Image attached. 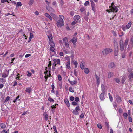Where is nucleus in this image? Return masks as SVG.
<instances>
[{
    "mask_svg": "<svg viewBox=\"0 0 133 133\" xmlns=\"http://www.w3.org/2000/svg\"><path fill=\"white\" fill-rule=\"evenodd\" d=\"M131 22H129L126 26L127 29H129L131 27Z\"/></svg>",
    "mask_w": 133,
    "mask_h": 133,
    "instance_id": "17",
    "label": "nucleus"
},
{
    "mask_svg": "<svg viewBox=\"0 0 133 133\" xmlns=\"http://www.w3.org/2000/svg\"><path fill=\"white\" fill-rule=\"evenodd\" d=\"M43 115L45 118V119L46 121L47 120L48 118V115L47 114L46 112H44Z\"/></svg>",
    "mask_w": 133,
    "mask_h": 133,
    "instance_id": "20",
    "label": "nucleus"
},
{
    "mask_svg": "<svg viewBox=\"0 0 133 133\" xmlns=\"http://www.w3.org/2000/svg\"><path fill=\"white\" fill-rule=\"evenodd\" d=\"M46 8L47 10L49 11H54V9H53L49 6H46Z\"/></svg>",
    "mask_w": 133,
    "mask_h": 133,
    "instance_id": "18",
    "label": "nucleus"
},
{
    "mask_svg": "<svg viewBox=\"0 0 133 133\" xmlns=\"http://www.w3.org/2000/svg\"><path fill=\"white\" fill-rule=\"evenodd\" d=\"M128 102L130 103L131 104L133 105V102L131 100H129L128 101Z\"/></svg>",
    "mask_w": 133,
    "mask_h": 133,
    "instance_id": "60",
    "label": "nucleus"
},
{
    "mask_svg": "<svg viewBox=\"0 0 133 133\" xmlns=\"http://www.w3.org/2000/svg\"><path fill=\"white\" fill-rule=\"evenodd\" d=\"M0 126L1 128L2 129L5 128L6 127L5 125L3 123H1V124Z\"/></svg>",
    "mask_w": 133,
    "mask_h": 133,
    "instance_id": "24",
    "label": "nucleus"
},
{
    "mask_svg": "<svg viewBox=\"0 0 133 133\" xmlns=\"http://www.w3.org/2000/svg\"><path fill=\"white\" fill-rule=\"evenodd\" d=\"M72 39L73 42V44L74 45L77 41V38L76 37H74Z\"/></svg>",
    "mask_w": 133,
    "mask_h": 133,
    "instance_id": "25",
    "label": "nucleus"
},
{
    "mask_svg": "<svg viewBox=\"0 0 133 133\" xmlns=\"http://www.w3.org/2000/svg\"><path fill=\"white\" fill-rule=\"evenodd\" d=\"M113 50L110 48H107L102 51V53L104 55H106L112 52Z\"/></svg>",
    "mask_w": 133,
    "mask_h": 133,
    "instance_id": "4",
    "label": "nucleus"
},
{
    "mask_svg": "<svg viewBox=\"0 0 133 133\" xmlns=\"http://www.w3.org/2000/svg\"><path fill=\"white\" fill-rule=\"evenodd\" d=\"M74 74L75 76H76L77 75V73L75 69L74 70Z\"/></svg>",
    "mask_w": 133,
    "mask_h": 133,
    "instance_id": "62",
    "label": "nucleus"
},
{
    "mask_svg": "<svg viewBox=\"0 0 133 133\" xmlns=\"http://www.w3.org/2000/svg\"><path fill=\"white\" fill-rule=\"evenodd\" d=\"M77 23V21H74L72 22L71 24L72 25H74L76 24Z\"/></svg>",
    "mask_w": 133,
    "mask_h": 133,
    "instance_id": "52",
    "label": "nucleus"
},
{
    "mask_svg": "<svg viewBox=\"0 0 133 133\" xmlns=\"http://www.w3.org/2000/svg\"><path fill=\"white\" fill-rule=\"evenodd\" d=\"M8 76V74H6L5 73H3L2 77L4 78H6Z\"/></svg>",
    "mask_w": 133,
    "mask_h": 133,
    "instance_id": "30",
    "label": "nucleus"
},
{
    "mask_svg": "<svg viewBox=\"0 0 133 133\" xmlns=\"http://www.w3.org/2000/svg\"><path fill=\"white\" fill-rule=\"evenodd\" d=\"M9 2L7 0H1V2L2 3H3L4 2Z\"/></svg>",
    "mask_w": 133,
    "mask_h": 133,
    "instance_id": "57",
    "label": "nucleus"
},
{
    "mask_svg": "<svg viewBox=\"0 0 133 133\" xmlns=\"http://www.w3.org/2000/svg\"><path fill=\"white\" fill-rule=\"evenodd\" d=\"M30 37H29V39L28 41V42H29L31 40V39L32 38V36H33L32 34V33H30Z\"/></svg>",
    "mask_w": 133,
    "mask_h": 133,
    "instance_id": "41",
    "label": "nucleus"
},
{
    "mask_svg": "<svg viewBox=\"0 0 133 133\" xmlns=\"http://www.w3.org/2000/svg\"><path fill=\"white\" fill-rule=\"evenodd\" d=\"M59 19L58 20L56 23V25L58 27H60L64 25L63 19H64V17L62 15H61L59 16Z\"/></svg>",
    "mask_w": 133,
    "mask_h": 133,
    "instance_id": "1",
    "label": "nucleus"
},
{
    "mask_svg": "<svg viewBox=\"0 0 133 133\" xmlns=\"http://www.w3.org/2000/svg\"><path fill=\"white\" fill-rule=\"evenodd\" d=\"M91 6L92 7H95V5L94 3V2H91Z\"/></svg>",
    "mask_w": 133,
    "mask_h": 133,
    "instance_id": "56",
    "label": "nucleus"
},
{
    "mask_svg": "<svg viewBox=\"0 0 133 133\" xmlns=\"http://www.w3.org/2000/svg\"><path fill=\"white\" fill-rule=\"evenodd\" d=\"M9 131V130H8V131H6L5 130H3L2 131V133H8Z\"/></svg>",
    "mask_w": 133,
    "mask_h": 133,
    "instance_id": "51",
    "label": "nucleus"
},
{
    "mask_svg": "<svg viewBox=\"0 0 133 133\" xmlns=\"http://www.w3.org/2000/svg\"><path fill=\"white\" fill-rule=\"evenodd\" d=\"M53 129L55 131L56 133H57V130L56 129V127L55 126H53Z\"/></svg>",
    "mask_w": 133,
    "mask_h": 133,
    "instance_id": "43",
    "label": "nucleus"
},
{
    "mask_svg": "<svg viewBox=\"0 0 133 133\" xmlns=\"http://www.w3.org/2000/svg\"><path fill=\"white\" fill-rule=\"evenodd\" d=\"M80 11L81 12H83L85 10V9L84 8H81L80 9Z\"/></svg>",
    "mask_w": 133,
    "mask_h": 133,
    "instance_id": "53",
    "label": "nucleus"
},
{
    "mask_svg": "<svg viewBox=\"0 0 133 133\" xmlns=\"http://www.w3.org/2000/svg\"><path fill=\"white\" fill-rule=\"evenodd\" d=\"M115 67V64L113 62L110 63L108 65V67L110 68H114Z\"/></svg>",
    "mask_w": 133,
    "mask_h": 133,
    "instance_id": "9",
    "label": "nucleus"
},
{
    "mask_svg": "<svg viewBox=\"0 0 133 133\" xmlns=\"http://www.w3.org/2000/svg\"><path fill=\"white\" fill-rule=\"evenodd\" d=\"M68 81L70 84L72 85H75L77 83V81H76L74 80L73 81H71L69 79Z\"/></svg>",
    "mask_w": 133,
    "mask_h": 133,
    "instance_id": "14",
    "label": "nucleus"
},
{
    "mask_svg": "<svg viewBox=\"0 0 133 133\" xmlns=\"http://www.w3.org/2000/svg\"><path fill=\"white\" fill-rule=\"evenodd\" d=\"M33 3V0H30L29 2V4L30 5H32Z\"/></svg>",
    "mask_w": 133,
    "mask_h": 133,
    "instance_id": "37",
    "label": "nucleus"
},
{
    "mask_svg": "<svg viewBox=\"0 0 133 133\" xmlns=\"http://www.w3.org/2000/svg\"><path fill=\"white\" fill-rule=\"evenodd\" d=\"M128 116V114L126 113H123V116L125 119H126L127 118Z\"/></svg>",
    "mask_w": 133,
    "mask_h": 133,
    "instance_id": "39",
    "label": "nucleus"
},
{
    "mask_svg": "<svg viewBox=\"0 0 133 133\" xmlns=\"http://www.w3.org/2000/svg\"><path fill=\"white\" fill-rule=\"evenodd\" d=\"M109 8H110L109 10H106V11L109 13H110L111 11L117 12L118 11V9L114 5V3H111V6H110Z\"/></svg>",
    "mask_w": 133,
    "mask_h": 133,
    "instance_id": "2",
    "label": "nucleus"
},
{
    "mask_svg": "<svg viewBox=\"0 0 133 133\" xmlns=\"http://www.w3.org/2000/svg\"><path fill=\"white\" fill-rule=\"evenodd\" d=\"M89 2L88 1H86L84 3L85 6H87L89 4Z\"/></svg>",
    "mask_w": 133,
    "mask_h": 133,
    "instance_id": "47",
    "label": "nucleus"
},
{
    "mask_svg": "<svg viewBox=\"0 0 133 133\" xmlns=\"http://www.w3.org/2000/svg\"><path fill=\"white\" fill-rule=\"evenodd\" d=\"M47 36L49 39V41L52 40L53 37L50 31H47Z\"/></svg>",
    "mask_w": 133,
    "mask_h": 133,
    "instance_id": "7",
    "label": "nucleus"
},
{
    "mask_svg": "<svg viewBox=\"0 0 133 133\" xmlns=\"http://www.w3.org/2000/svg\"><path fill=\"white\" fill-rule=\"evenodd\" d=\"M48 100L50 102H53L54 100L50 97H49L48 98Z\"/></svg>",
    "mask_w": 133,
    "mask_h": 133,
    "instance_id": "54",
    "label": "nucleus"
},
{
    "mask_svg": "<svg viewBox=\"0 0 133 133\" xmlns=\"http://www.w3.org/2000/svg\"><path fill=\"white\" fill-rule=\"evenodd\" d=\"M64 102L66 104L67 107H69L70 106V104L68 100L67 99L65 100Z\"/></svg>",
    "mask_w": 133,
    "mask_h": 133,
    "instance_id": "22",
    "label": "nucleus"
},
{
    "mask_svg": "<svg viewBox=\"0 0 133 133\" xmlns=\"http://www.w3.org/2000/svg\"><path fill=\"white\" fill-rule=\"evenodd\" d=\"M84 71L86 74H88L89 72V69L87 68H85L84 69Z\"/></svg>",
    "mask_w": 133,
    "mask_h": 133,
    "instance_id": "27",
    "label": "nucleus"
},
{
    "mask_svg": "<svg viewBox=\"0 0 133 133\" xmlns=\"http://www.w3.org/2000/svg\"><path fill=\"white\" fill-rule=\"evenodd\" d=\"M114 80L117 83H119L120 81L119 79L117 78H115Z\"/></svg>",
    "mask_w": 133,
    "mask_h": 133,
    "instance_id": "35",
    "label": "nucleus"
},
{
    "mask_svg": "<svg viewBox=\"0 0 133 133\" xmlns=\"http://www.w3.org/2000/svg\"><path fill=\"white\" fill-rule=\"evenodd\" d=\"M19 98V95H18L17 97L15 99L14 101H13V102H15L17 101V100Z\"/></svg>",
    "mask_w": 133,
    "mask_h": 133,
    "instance_id": "46",
    "label": "nucleus"
},
{
    "mask_svg": "<svg viewBox=\"0 0 133 133\" xmlns=\"http://www.w3.org/2000/svg\"><path fill=\"white\" fill-rule=\"evenodd\" d=\"M101 88L102 91L104 92L105 91V87L104 85L102 84L101 85Z\"/></svg>",
    "mask_w": 133,
    "mask_h": 133,
    "instance_id": "26",
    "label": "nucleus"
},
{
    "mask_svg": "<svg viewBox=\"0 0 133 133\" xmlns=\"http://www.w3.org/2000/svg\"><path fill=\"white\" fill-rule=\"evenodd\" d=\"M53 63L52 64V67L55 68L56 64L60 65V60L59 59H55L53 60Z\"/></svg>",
    "mask_w": 133,
    "mask_h": 133,
    "instance_id": "5",
    "label": "nucleus"
},
{
    "mask_svg": "<svg viewBox=\"0 0 133 133\" xmlns=\"http://www.w3.org/2000/svg\"><path fill=\"white\" fill-rule=\"evenodd\" d=\"M31 90V88H27L25 90L28 93H30Z\"/></svg>",
    "mask_w": 133,
    "mask_h": 133,
    "instance_id": "23",
    "label": "nucleus"
},
{
    "mask_svg": "<svg viewBox=\"0 0 133 133\" xmlns=\"http://www.w3.org/2000/svg\"><path fill=\"white\" fill-rule=\"evenodd\" d=\"M109 98L110 101L112 102L113 100V98L111 96H109Z\"/></svg>",
    "mask_w": 133,
    "mask_h": 133,
    "instance_id": "64",
    "label": "nucleus"
},
{
    "mask_svg": "<svg viewBox=\"0 0 133 133\" xmlns=\"http://www.w3.org/2000/svg\"><path fill=\"white\" fill-rule=\"evenodd\" d=\"M45 16L51 21L52 19V18L51 16L48 13H46L45 14Z\"/></svg>",
    "mask_w": 133,
    "mask_h": 133,
    "instance_id": "13",
    "label": "nucleus"
},
{
    "mask_svg": "<svg viewBox=\"0 0 133 133\" xmlns=\"http://www.w3.org/2000/svg\"><path fill=\"white\" fill-rule=\"evenodd\" d=\"M69 90L70 91L72 92H74V90L71 87H69Z\"/></svg>",
    "mask_w": 133,
    "mask_h": 133,
    "instance_id": "38",
    "label": "nucleus"
},
{
    "mask_svg": "<svg viewBox=\"0 0 133 133\" xmlns=\"http://www.w3.org/2000/svg\"><path fill=\"white\" fill-rule=\"evenodd\" d=\"M49 44L51 47H54L55 45L54 43L53 40L49 41Z\"/></svg>",
    "mask_w": 133,
    "mask_h": 133,
    "instance_id": "19",
    "label": "nucleus"
},
{
    "mask_svg": "<svg viewBox=\"0 0 133 133\" xmlns=\"http://www.w3.org/2000/svg\"><path fill=\"white\" fill-rule=\"evenodd\" d=\"M99 97L100 99L102 101L105 98L104 97L103 93H102L100 94Z\"/></svg>",
    "mask_w": 133,
    "mask_h": 133,
    "instance_id": "12",
    "label": "nucleus"
},
{
    "mask_svg": "<svg viewBox=\"0 0 133 133\" xmlns=\"http://www.w3.org/2000/svg\"><path fill=\"white\" fill-rule=\"evenodd\" d=\"M128 77H129L131 78H133V73H130V74L129 75Z\"/></svg>",
    "mask_w": 133,
    "mask_h": 133,
    "instance_id": "42",
    "label": "nucleus"
},
{
    "mask_svg": "<svg viewBox=\"0 0 133 133\" xmlns=\"http://www.w3.org/2000/svg\"><path fill=\"white\" fill-rule=\"evenodd\" d=\"M113 76V73L112 72H109L108 73V77L109 78L112 77Z\"/></svg>",
    "mask_w": 133,
    "mask_h": 133,
    "instance_id": "15",
    "label": "nucleus"
},
{
    "mask_svg": "<svg viewBox=\"0 0 133 133\" xmlns=\"http://www.w3.org/2000/svg\"><path fill=\"white\" fill-rule=\"evenodd\" d=\"M64 45L67 48H68L69 46V44L68 43V42L65 43Z\"/></svg>",
    "mask_w": 133,
    "mask_h": 133,
    "instance_id": "40",
    "label": "nucleus"
},
{
    "mask_svg": "<svg viewBox=\"0 0 133 133\" xmlns=\"http://www.w3.org/2000/svg\"><path fill=\"white\" fill-rule=\"evenodd\" d=\"M97 127L98 128L100 129H101L102 128V126L100 124H98L97 125Z\"/></svg>",
    "mask_w": 133,
    "mask_h": 133,
    "instance_id": "48",
    "label": "nucleus"
},
{
    "mask_svg": "<svg viewBox=\"0 0 133 133\" xmlns=\"http://www.w3.org/2000/svg\"><path fill=\"white\" fill-rule=\"evenodd\" d=\"M80 16L79 15H76L74 17V19L75 21H77L80 18Z\"/></svg>",
    "mask_w": 133,
    "mask_h": 133,
    "instance_id": "16",
    "label": "nucleus"
},
{
    "mask_svg": "<svg viewBox=\"0 0 133 133\" xmlns=\"http://www.w3.org/2000/svg\"><path fill=\"white\" fill-rule=\"evenodd\" d=\"M63 42L64 43H65V42H68V38L66 37L64 38L63 39Z\"/></svg>",
    "mask_w": 133,
    "mask_h": 133,
    "instance_id": "31",
    "label": "nucleus"
},
{
    "mask_svg": "<svg viewBox=\"0 0 133 133\" xmlns=\"http://www.w3.org/2000/svg\"><path fill=\"white\" fill-rule=\"evenodd\" d=\"M75 100L76 102L79 101V97H77L75 98Z\"/></svg>",
    "mask_w": 133,
    "mask_h": 133,
    "instance_id": "49",
    "label": "nucleus"
},
{
    "mask_svg": "<svg viewBox=\"0 0 133 133\" xmlns=\"http://www.w3.org/2000/svg\"><path fill=\"white\" fill-rule=\"evenodd\" d=\"M22 5V4L20 2H18L16 4V7L21 6Z\"/></svg>",
    "mask_w": 133,
    "mask_h": 133,
    "instance_id": "32",
    "label": "nucleus"
},
{
    "mask_svg": "<svg viewBox=\"0 0 133 133\" xmlns=\"http://www.w3.org/2000/svg\"><path fill=\"white\" fill-rule=\"evenodd\" d=\"M72 104L73 105H76L77 104V103L75 101H74L72 103Z\"/></svg>",
    "mask_w": 133,
    "mask_h": 133,
    "instance_id": "58",
    "label": "nucleus"
},
{
    "mask_svg": "<svg viewBox=\"0 0 133 133\" xmlns=\"http://www.w3.org/2000/svg\"><path fill=\"white\" fill-rule=\"evenodd\" d=\"M116 99L117 102H121V100L120 97L118 96H117L116 97Z\"/></svg>",
    "mask_w": 133,
    "mask_h": 133,
    "instance_id": "21",
    "label": "nucleus"
},
{
    "mask_svg": "<svg viewBox=\"0 0 133 133\" xmlns=\"http://www.w3.org/2000/svg\"><path fill=\"white\" fill-rule=\"evenodd\" d=\"M114 43L115 55V56H117L118 54V45L117 42L116 41H114Z\"/></svg>",
    "mask_w": 133,
    "mask_h": 133,
    "instance_id": "3",
    "label": "nucleus"
},
{
    "mask_svg": "<svg viewBox=\"0 0 133 133\" xmlns=\"http://www.w3.org/2000/svg\"><path fill=\"white\" fill-rule=\"evenodd\" d=\"M54 47H51L50 49V51L52 52H54L55 51V49L54 48Z\"/></svg>",
    "mask_w": 133,
    "mask_h": 133,
    "instance_id": "34",
    "label": "nucleus"
},
{
    "mask_svg": "<svg viewBox=\"0 0 133 133\" xmlns=\"http://www.w3.org/2000/svg\"><path fill=\"white\" fill-rule=\"evenodd\" d=\"M128 41L129 39L127 38L126 39L125 41L124 45H125V46H126L127 45H128Z\"/></svg>",
    "mask_w": 133,
    "mask_h": 133,
    "instance_id": "29",
    "label": "nucleus"
},
{
    "mask_svg": "<svg viewBox=\"0 0 133 133\" xmlns=\"http://www.w3.org/2000/svg\"><path fill=\"white\" fill-rule=\"evenodd\" d=\"M66 68L69 69L70 68V59L69 58L68 62L66 63Z\"/></svg>",
    "mask_w": 133,
    "mask_h": 133,
    "instance_id": "11",
    "label": "nucleus"
},
{
    "mask_svg": "<svg viewBox=\"0 0 133 133\" xmlns=\"http://www.w3.org/2000/svg\"><path fill=\"white\" fill-rule=\"evenodd\" d=\"M80 66L82 69H83L84 68V65L82 63V62H81L80 64Z\"/></svg>",
    "mask_w": 133,
    "mask_h": 133,
    "instance_id": "36",
    "label": "nucleus"
},
{
    "mask_svg": "<svg viewBox=\"0 0 133 133\" xmlns=\"http://www.w3.org/2000/svg\"><path fill=\"white\" fill-rule=\"evenodd\" d=\"M128 119L129 122H131L132 121V119L131 117L130 116H129L128 117Z\"/></svg>",
    "mask_w": 133,
    "mask_h": 133,
    "instance_id": "45",
    "label": "nucleus"
},
{
    "mask_svg": "<svg viewBox=\"0 0 133 133\" xmlns=\"http://www.w3.org/2000/svg\"><path fill=\"white\" fill-rule=\"evenodd\" d=\"M31 55L30 54H27L25 55V58H27V57H29V56H30Z\"/></svg>",
    "mask_w": 133,
    "mask_h": 133,
    "instance_id": "61",
    "label": "nucleus"
},
{
    "mask_svg": "<svg viewBox=\"0 0 133 133\" xmlns=\"http://www.w3.org/2000/svg\"><path fill=\"white\" fill-rule=\"evenodd\" d=\"M95 76L96 79L97 85V86H98L100 83L99 78L97 76L96 74H95Z\"/></svg>",
    "mask_w": 133,
    "mask_h": 133,
    "instance_id": "10",
    "label": "nucleus"
},
{
    "mask_svg": "<svg viewBox=\"0 0 133 133\" xmlns=\"http://www.w3.org/2000/svg\"><path fill=\"white\" fill-rule=\"evenodd\" d=\"M126 46H125V45H120V49L121 51L122 52L123 51H125V49Z\"/></svg>",
    "mask_w": 133,
    "mask_h": 133,
    "instance_id": "8",
    "label": "nucleus"
},
{
    "mask_svg": "<svg viewBox=\"0 0 133 133\" xmlns=\"http://www.w3.org/2000/svg\"><path fill=\"white\" fill-rule=\"evenodd\" d=\"M125 54L124 53H123L122 54V58H124L125 57Z\"/></svg>",
    "mask_w": 133,
    "mask_h": 133,
    "instance_id": "55",
    "label": "nucleus"
},
{
    "mask_svg": "<svg viewBox=\"0 0 133 133\" xmlns=\"http://www.w3.org/2000/svg\"><path fill=\"white\" fill-rule=\"evenodd\" d=\"M58 79L59 81H61L62 80V77L59 74L58 75Z\"/></svg>",
    "mask_w": 133,
    "mask_h": 133,
    "instance_id": "50",
    "label": "nucleus"
},
{
    "mask_svg": "<svg viewBox=\"0 0 133 133\" xmlns=\"http://www.w3.org/2000/svg\"><path fill=\"white\" fill-rule=\"evenodd\" d=\"M74 97L73 96H71L70 97V99L71 101H73L74 100Z\"/></svg>",
    "mask_w": 133,
    "mask_h": 133,
    "instance_id": "59",
    "label": "nucleus"
},
{
    "mask_svg": "<svg viewBox=\"0 0 133 133\" xmlns=\"http://www.w3.org/2000/svg\"><path fill=\"white\" fill-rule=\"evenodd\" d=\"M126 79V77L125 76H123L122 78L121 82L122 84L124 83V82L125 80Z\"/></svg>",
    "mask_w": 133,
    "mask_h": 133,
    "instance_id": "28",
    "label": "nucleus"
},
{
    "mask_svg": "<svg viewBox=\"0 0 133 133\" xmlns=\"http://www.w3.org/2000/svg\"><path fill=\"white\" fill-rule=\"evenodd\" d=\"M80 110V108L79 106L76 107L75 110L72 111L73 113L75 115H79L78 111Z\"/></svg>",
    "mask_w": 133,
    "mask_h": 133,
    "instance_id": "6",
    "label": "nucleus"
},
{
    "mask_svg": "<svg viewBox=\"0 0 133 133\" xmlns=\"http://www.w3.org/2000/svg\"><path fill=\"white\" fill-rule=\"evenodd\" d=\"M84 114L83 113H82L81 114L80 116V117L81 118H83L84 117Z\"/></svg>",
    "mask_w": 133,
    "mask_h": 133,
    "instance_id": "63",
    "label": "nucleus"
},
{
    "mask_svg": "<svg viewBox=\"0 0 133 133\" xmlns=\"http://www.w3.org/2000/svg\"><path fill=\"white\" fill-rule=\"evenodd\" d=\"M124 45L123 44V41L122 39H121L120 41L119 45Z\"/></svg>",
    "mask_w": 133,
    "mask_h": 133,
    "instance_id": "44",
    "label": "nucleus"
},
{
    "mask_svg": "<svg viewBox=\"0 0 133 133\" xmlns=\"http://www.w3.org/2000/svg\"><path fill=\"white\" fill-rule=\"evenodd\" d=\"M10 99V97L8 96H7L5 100L4 101V103H5L6 102L8 101H9Z\"/></svg>",
    "mask_w": 133,
    "mask_h": 133,
    "instance_id": "33",
    "label": "nucleus"
}]
</instances>
